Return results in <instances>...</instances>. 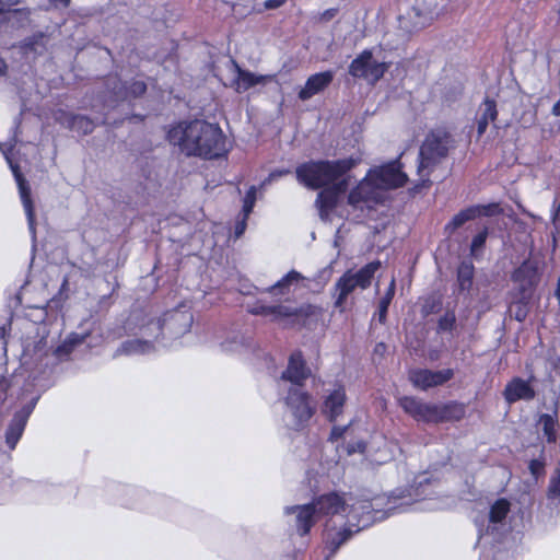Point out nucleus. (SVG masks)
I'll list each match as a JSON object with an SVG mask.
<instances>
[{
	"instance_id": "1",
	"label": "nucleus",
	"mask_w": 560,
	"mask_h": 560,
	"mask_svg": "<svg viewBox=\"0 0 560 560\" xmlns=\"http://www.w3.org/2000/svg\"><path fill=\"white\" fill-rule=\"evenodd\" d=\"M351 500L331 492L323 494L307 504L288 506L285 513L295 516V527L301 536L308 534L312 526L325 516L340 515L345 517V527L334 535L328 534L327 537L331 555H334L352 534L359 533L383 517V515H378L381 513L378 508L385 501L383 497L372 501L364 499L350 502Z\"/></svg>"
},
{
	"instance_id": "2",
	"label": "nucleus",
	"mask_w": 560,
	"mask_h": 560,
	"mask_svg": "<svg viewBox=\"0 0 560 560\" xmlns=\"http://www.w3.org/2000/svg\"><path fill=\"white\" fill-rule=\"evenodd\" d=\"M357 164V160L343 159L337 161H310L296 167L298 182L311 189H318L334 184L332 187L323 189L316 200L319 215L327 220L330 211L336 206L338 198L347 189L348 183L342 176Z\"/></svg>"
},
{
	"instance_id": "3",
	"label": "nucleus",
	"mask_w": 560,
	"mask_h": 560,
	"mask_svg": "<svg viewBox=\"0 0 560 560\" xmlns=\"http://www.w3.org/2000/svg\"><path fill=\"white\" fill-rule=\"evenodd\" d=\"M171 144L186 155L217 159L228 153V141L222 129L206 120L182 121L167 131Z\"/></svg>"
},
{
	"instance_id": "4",
	"label": "nucleus",
	"mask_w": 560,
	"mask_h": 560,
	"mask_svg": "<svg viewBox=\"0 0 560 560\" xmlns=\"http://www.w3.org/2000/svg\"><path fill=\"white\" fill-rule=\"evenodd\" d=\"M310 375L311 370L302 353L294 351L278 381L279 393L287 407L285 417L290 419V425L295 429L303 427L314 413L311 396L303 388Z\"/></svg>"
},
{
	"instance_id": "5",
	"label": "nucleus",
	"mask_w": 560,
	"mask_h": 560,
	"mask_svg": "<svg viewBox=\"0 0 560 560\" xmlns=\"http://www.w3.org/2000/svg\"><path fill=\"white\" fill-rule=\"evenodd\" d=\"M408 176L402 172L398 160L371 168L365 177L349 194V203L361 207V203L381 202L389 189L404 186Z\"/></svg>"
},
{
	"instance_id": "6",
	"label": "nucleus",
	"mask_w": 560,
	"mask_h": 560,
	"mask_svg": "<svg viewBox=\"0 0 560 560\" xmlns=\"http://www.w3.org/2000/svg\"><path fill=\"white\" fill-rule=\"evenodd\" d=\"M452 147L453 139L444 128H436L425 137L419 152L417 168L419 180L415 190H419L430 183L432 170L446 158Z\"/></svg>"
},
{
	"instance_id": "7",
	"label": "nucleus",
	"mask_w": 560,
	"mask_h": 560,
	"mask_svg": "<svg viewBox=\"0 0 560 560\" xmlns=\"http://www.w3.org/2000/svg\"><path fill=\"white\" fill-rule=\"evenodd\" d=\"M380 267L381 262L376 260L366 264L357 271H346L335 283V307L343 312L348 296L357 289L365 290L369 288Z\"/></svg>"
},
{
	"instance_id": "8",
	"label": "nucleus",
	"mask_w": 560,
	"mask_h": 560,
	"mask_svg": "<svg viewBox=\"0 0 560 560\" xmlns=\"http://www.w3.org/2000/svg\"><path fill=\"white\" fill-rule=\"evenodd\" d=\"M311 308L310 305L298 307L292 304H267L262 301H257L248 308V312L253 315L264 316L279 325L290 326L307 316Z\"/></svg>"
},
{
	"instance_id": "9",
	"label": "nucleus",
	"mask_w": 560,
	"mask_h": 560,
	"mask_svg": "<svg viewBox=\"0 0 560 560\" xmlns=\"http://www.w3.org/2000/svg\"><path fill=\"white\" fill-rule=\"evenodd\" d=\"M388 67L389 63L374 59L371 49H365L351 61L349 73L353 78L374 84L384 75Z\"/></svg>"
},
{
	"instance_id": "10",
	"label": "nucleus",
	"mask_w": 560,
	"mask_h": 560,
	"mask_svg": "<svg viewBox=\"0 0 560 560\" xmlns=\"http://www.w3.org/2000/svg\"><path fill=\"white\" fill-rule=\"evenodd\" d=\"M192 314L189 310L180 307L165 313L162 323H151L163 335L183 336L189 331L192 324Z\"/></svg>"
},
{
	"instance_id": "11",
	"label": "nucleus",
	"mask_w": 560,
	"mask_h": 560,
	"mask_svg": "<svg viewBox=\"0 0 560 560\" xmlns=\"http://www.w3.org/2000/svg\"><path fill=\"white\" fill-rule=\"evenodd\" d=\"M512 281L523 299H530L533 290L539 281L538 262L533 259L525 260L512 273Z\"/></svg>"
},
{
	"instance_id": "12",
	"label": "nucleus",
	"mask_w": 560,
	"mask_h": 560,
	"mask_svg": "<svg viewBox=\"0 0 560 560\" xmlns=\"http://www.w3.org/2000/svg\"><path fill=\"white\" fill-rule=\"evenodd\" d=\"M37 400L38 396L33 397L28 404L23 406L20 410H18L14 413L13 418L8 424V428L5 430V444L10 451H13L16 447L20 439L22 438L28 418L33 412Z\"/></svg>"
},
{
	"instance_id": "13",
	"label": "nucleus",
	"mask_w": 560,
	"mask_h": 560,
	"mask_svg": "<svg viewBox=\"0 0 560 560\" xmlns=\"http://www.w3.org/2000/svg\"><path fill=\"white\" fill-rule=\"evenodd\" d=\"M436 485L429 481L428 478H422L416 489L417 501H422L416 510L433 511L442 510L448 506V498H440Z\"/></svg>"
},
{
	"instance_id": "14",
	"label": "nucleus",
	"mask_w": 560,
	"mask_h": 560,
	"mask_svg": "<svg viewBox=\"0 0 560 560\" xmlns=\"http://www.w3.org/2000/svg\"><path fill=\"white\" fill-rule=\"evenodd\" d=\"M451 369L441 371H430L427 369H417L409 372V380L417 388L425 390L428 388L442 385L453 377Z\"/></svg>"
},
{
	"instance_id": "15",
	"label": "nucleus",
	"mask_w": 560,
	"mask_h": 560,
	"mask_svg": "<svg viewBox=\"0 0 560 560\" xmlns=\"http://www.w3.org/2000/svg\"><path fill=\"white\" fill-rule=\"evenodd\" d=\"M399 405L405 412L417 421L436 423L438 405L427 404L416 397L405 396L399 399Z\"/></svg>"
},
{
	"instance_id": "16",
	"label": "nucleus",
	"mask_w": 560,
	"mask_h": 560,
	"mask_svg": "<svg viewBox=\"0 0 560 560\" xmlns=\"http://www.w3.org/2000/svg\"><path fill=\"white\" fill-rule=\"evenodd\" d=\"M511 510V503L506 499H498L495 500L489 510L488 515V525L483 530L482 526L478 525L479 534L482 536L483 534H494L500 528L504 527L506 522L508 514Z\"/></svg>"
},
{
	"instance_id": "17",
	"label": "nucleus",
	"mask_w": 560,
	"mask_h": 560,
	"mask_svg": "<svg viewBox=\"0 0 560 560\" xmlns=\"http://www.w3.org/2000/svg\"><path fill=\"white\" fill-rule=\"evenodd\" d=\"M347 396L345 386L336 384L331 389L327 390L324 396L322 411L330 420H336L343 411Z\"/></svg>"
},
{
	"instance_id": "18",
	"label": "nucleus",
	"mask_w": 560,
	"mask_h": 560,
	"mask_svg": "<svg viewBox=\"0 0 560 560\" xmlns=\"http://www.w3.org/2000/svg\"><path fill=\"white\" fill-rule=\"evenodd\" d=\"M230 67L234 72L232 86L238 93L245 92L255 85L265 84L273 79V75H260L243 70L234 60L230 61Z\"/></svg>"
},
{
	"instance_id": "19",
	"label": "nucleus",
	"mask_w": 560,
	"mask_h": 560,
	"mask_svg": "<svg viewBox=\"0 0 560 560\" xmlns=\"http://www.w3.org/2000/svg\"><path fill=\"white\" fill-rule=\"evenodd\" d=\"M18 1L0 0V33L21 24L27 19V12L16 9Z\"/></svg>"
},
{
	"instance_id": "20",
	"label": "nucleus",
	"mask_w": 560,
	"mask_h": 560,
	"mask_svg": "<svg viewBox=\"0 0 560 560\" xmlns=\"http://www.w3.org/2000/svg\"><path fill=\"white\" fill-rule=\"evenodd\" d=\"M536 395L535 388L530 381H525L521 377L512 378L505 386L503 396L509 404L518 400H532Z\"/></svg>"
},
{
	"instance_id": "21",
	"label": "nucleus",
	"mask_w": 560,
	"mask_h": 560,
	"mask_svg": "<svg viewBox=\"0 0 560 560\" xmlns=\"http://www.w3.org/2000/svg\"><path fill=\"white\" fill-rule=\"evenodd\" d=\"M335 73L331 70L312 74L305 85L299 92V98L307 101L314 95L324 91L334 80Z\"/></svg>"
},
{
	"instance_id": "22",
	"label": "nucleus",
	"mask_w": 560,
	"mask_h": 560,
	"mask_svg": "<svg viewBox=\"0 0 560 560\" xmlns=\"http://www.w3.org/2000/svg\"><path fill=\"white\" fill-rule=\"evenodd\" d=\"M11 168H12V172L14 174L15 180L19 186L20 197H21L24 210H25V214L27 218L28 228H30L32 237H33V240H35V215H34V208H33V203H32V199H31L30 186H28L27 182L25 180V178H23L21 173L18 171L16 166H13L11 164Z\"/></svg>"
},
{
	"instance_id": "23",
	"label": "nucleus",
	"mask_w": 560,
	"mask_h": 560,
	"mask_svg": "<svg viewBox=\"0 0 560 560\" xmlns=\"http://www.w3.org/2000/svg\"><path fill=\"white\" fill-rule=\"evenodd\" d=\"M304 277L300 272L291 270L273 285L269 287L266 292L273 298L284 296L295 292V290L302 285Z\"/></svg>"
},
{
	"instance_id": "24",
	"label": "nucleus",
	"mask_w": 560,
	"mask_h": 560,
	"mask_svg": "<svg viewBox=\"0 0 560 560\" xmlns=\"http://www.w3.org/2000/svg\"><path fill=\"white\" fill-rule=\"evenodd\" d=\"M56 119L62 125L69 127L71 130L82 135H88L94 129V122L90 118L82 115L72 116L60 113Z\"/></svg>"
},
{
	"instance_id": "25",
	"label": "nucleus",
	"mask_w": 560,
	"mask_h": 560,
	"mask_svg": "<svg viewBox=\"0 0 560 560\" xmlns=\"http://www.w3.org/2000/svg\"><path fill=\"white\" fill-rule=\"evenodd\" d=\"M480 116L477 121V131L478 135L481 136L486 132L489 124L491 121H494L498 112H497V104L494 101L486 98L485 102L480 105Z\"/></svg>"
},
{
	"instance_id": "26",
	"label": "nucleus",
	"mask_w": 560,
	"mask_h": 560,
	"mask_svg": "<svg viewBox=\"0 0 560 560\" xmlns=\"http://www.w3.org/2000/svg\"><path fill=\"white\" fill-rule=\"evenodd\" d=\"M147 85L141 80L133 81L129 86L126 84H120L119 86L115 84L112 90V94L115 100H127L129 97H137L142 95L145 92Z\"/></svg>"
},
{
	"instance_id": "27",
	"label": "nucleus",
	"mask_w": 560,
	"mask_h": 560,
	"mask_svg": "<svg viewBox=\"0 0 560 560\" xmlns=\"http://www.w3.org/2000/svg\"><path fill=\"white\" fill-rule=\"evenodd\" d=\"M154 350V346L149 340H127L125 341L120 348L117 350L118 354H127V355H137V354H147Z\"/></svg>"
},
{
	"instance_id": "28",
	"label": "nucleus",
	"mask_w": 560,
	"mask_h": 560,
	"mask_svg": "<svg viewBox=\"0 0 560 560\" xmlns=\"http://www.w3.org/2000/svg\"><path fill=\"white\" fill-rule=\"evenodd\" d=\"M436 423L450 420H460L465 416V406L458 402L438 405Z\"/></svg>"
},
{
	"instance_id": "29",
	"label": "nucleus",
	"mask_w": 560,
	"mask_h": 560,
	"mask_svg": "<svg viewBox=\"0 0 560 560\" xmlns=\"http://www.w3.org/2000/svg\"><path fill=\"white\" fill-rule=\"evenodd\" d=\"M538 427L542 431L547 442H556L558 429L557 411L555 410V415H541L538 420Z\"/></svg>"
},
{
	"instance_id": "30",
	"label": "nucleus",
	"mask_w": 560,
	"mask_h": 560,
	"mask_svg": "<svg viewBox=\"0 0 560 560\" xmlns=\"http://www.w3.org/2000/svg\"><path fill=\"white\" fill-rule=\"evenodd\" d=\"M474 266L471 262L463 261L457 270V282L462 291L469 290L472 284Z\"/></svg>"
},
{
	"instance_id": "31",
	"label": "nucleus",
	"mask_w": 560,
	"mask_h": 560,
	"mask_svg": "<svg viewBox=\"0 0 560 560\" xmlns=\"http://www.w3.org/2000/svg\"><path fill=\"white\" fill-rule=\"evenodd\" d=\"M478 210L474 209L472 207H469L465 210H462L457 214L453 217V219L450 221V223L446 225V229L451 232L455 231L459 226H462L467 221L476 219V212Z\"/></svg>"
},
{
	"instance_id": "32",
	"label": "nucleus",
	"mask_w": 560,
	"mask_h": 560,
	"mask_svg": "<svg viewBox=\"0 0 560 560\" xmlns=\"http://www.w3.org/2000/svg\"><path fill=\"white\" fill-rule=\"evenodd\" d=\"M529 299H523L522 295L518 296L511 303L510 313L514 318L518 322H523L528 313L527 301Z\"/></svg>"
},
{
	"instance_id": "33",
	"label": "nucleus",
	"mask_w": 560,
	"mask_h": 560,
	"mask_svg": "<svg viewBox=\"0 0 560 560\" xmlns=\"http://www.w3.org/2000/svg\"><path fill=\"white\" fill-rule=\"evenodd\" d=\"M395 290H396V284H395V279L393 278L385 295L380 300L378 318L381 322H384L386 318L387 310H388V307L392 303V300L395 295Z\"/></svg>"
},
{
	"instance_id": "34",
	"label": "nucleus",
	"mask_w": 560,
	"mask_h": 560,
	"mask_svg": "<svg viewBox=\"0 0 560 560\" xmlns=\"http://www.w3.org/2000/svg\"><path fill=\"white\" fill-rule=\"evenodd\" d=\"M555 354L550 355L548 359V365L550 370L548 371V376L551 382L556 381L557 377H560V341L553 347Z\"/></svg>"
},
{
	"instance_id": "35",
	"label": "nucleus",
	"mask_w": 560,
	"mask_h": 560,
	"mask_svg": "<svg viewBox=\"0 0 560 560\" xmlns=\"http://www.w3.org/2000/svg\"><path fill=\"white\" fill-rule=\"evenodd\" d=\"M82 341L81 338H79L78 335L70 336L62 345H60L56 351L55 354L58 359H62L67 357L73 349V347L77 343H80Z\"/></svg>"
},
{
	"instance_id": "36",
	"label": "nucleus",
	"mask_w": 560,
	"mask_h": 560,
	"mask_svg": "<svg viewBox=\"0 0 560 560\" xmlns=\"http://www.w3.org/2000/svg\"><path fill=\"white\" fill-rule=\"evenodd\" d=\"M474 209H477L478 211L476 212V218L478 217H492V215H495V214H499L502 209L500 208V206L498 203H489V205H478V206H472Z\"/></svg>"
},
{
	"instance_id": "37",
	"label": "nucleus",
	"mask_w": 560,
	"mask_h": 560,
	"mask_svg": "<svg viewBox=\"0 0 560 560\" xmlns=\"http://www.w3.org/2000/svg\"><path fill=\"white\" fill-rule=\"evenodd\" d=\"M256 187L255 186H252L245 197H244V200H243V213L245 214V217H248L250 214V212L253 211V208L255 206V202H256Z\"/></svg>"
},
{
	"instance_id": "38",
	"label": "nucleus",
	"mask_w": 560,
	"mask_h": 560,
	"mask_svg": "<svg viewBox=\"0 0 560 560\" xmlns=\"http://www.w3.org/2000/svg\"><path fill=\"white\" fill-rule=\"evenodd\" d=\"M487 236V229H485L483 231L479 232L477 235L474 236L470 246L471 255L476 256L478 252L483 247Z\"/></svg>"
},
{
	"instance_id": "39",
	"label": "nucleus",
	"mask_w": 560,
	"mask_h": 560,
	"mask_svg": "<svg viewBox=\"0 0 560 560\" xmlns=\"http://www.w3.org/2000/svg\"><path fill=\"white\" fill-rule=\"evenodd\" d=\"M532 476L537 480L545 475V460L544 458L532 459L528 465Z\"/></svg>"
},
{
	"instance_id": "40",
	"label": "nucleus",
	"mask_w": 560,
	"mask_h": 560,
	"mask_svg": "<svg viewBox=\"0 0 560 560\" xmlns=\"http://www.w3.org/2000/svg\"><path fill=\"white\" fill-rule=\"evenodd\" d=\"M455 325V315L452 312H447L444 316H442L439 320V330L448 331Z\"/></svg>"
},
{
	"instance_id": "41",
	"label": "nucleus",
	"mask_w": 560,
	"mask_h": 560,
	"mask_svg": "<svg viewBox=\"0 0 560 560\" xmlns=\"http://www.w3.org/2000/svg\"><path fill=\"white\" fill-rule=\"evenodd\" d=\"M222 350L226 352H233L237 351L242 347V341L237 338L233 339L232 341H224L221 343Z\"/></svg>"
},
{
	"instance_id": "42",
	"label": "nucleus",
	"mask_w": 560,
	"mask_h": 560,
	"mask_svg": "<svg viewBox=\"0 0 560 560\" xmlns=\"http://www.w3.org/2000/svg\"><path fill=\"white\" fill-rule=\"evenodd\" d=\"M290 171L289 170H278V171H273L269 174V176L264 180L262 183V186L267 185V184H270L271 182L278 179L279 177H282L287 174H289Z\"/></svg>"
},
{
	"instance_id": "43",
	"label": "nucleus",
	"mask_w": 560,
	"mask_h": 560,
	"mask_svg": "<svg viewBox=\"0 0 560 560\" xmlns=\"http://www.w3.org/2000/svg\"><path fill=\"white\" fill-rule=\"evenodd\" d=\"M247 218L248 217H245V214L243 213L242 219L236 222L234 231L236 237L242 236L243 233L245 232Z\"/></svg>"
},
{
	"instance_id": "44",
	"label": "nucleus",
	"mask_w": 560,
	"mask_h": 560,
	"mask_svg": "<svg viewBox=\"0 0 560 560\" xmlns=\"http://www.w3.org/2000/svg\"><path fill=\"white\" fill-rule=\"evenodd\" d=\"M389 506L387 508L386 511H395V510H399V511H406V505H409V501H402L401 503L399 504H396V498H394V500L392 499H388L387 500Z\"/></svg>"
},
{
	"instance_id": "45",
	"label": "nucleus",
	"mask_w": 560,
	"mask_h": 560,
	"mask_svg": "<svg viewBox=\"0 0 560 560\" xmlns=\"http://www.w3.org/2000/svg\"><path fill=\"white\" fill-rule=\"evenodd\" d=\"M347 430H348V427H339V425L334 427L331 430V433H330V439L332 441H337V440L341 439Z\"/></svg>"
},
{
	"instance_id": "46",
	"label": "nucleus",
	"mask_w": 560,
	"mask_h": 560,
	"mask_svg": "<svg viewBox=\"0 0 560 560\" xmlns=\"http://www.w3.org/2000/svg\"><path fill=\"white\" fill-rule=\"evenodd\" d=\"M559 221H560V199L559 200L556 199L553 202V209H552V222L556 228H558Z\"/></svg>"
},
{
	"instance_id": "47",
	"label": "nucleus",
	"mask_w": 560,
	"mask_h": 560,
	"mask_svg": "<svg viewBox=\"0 0 560 560\" xmlns=\"http://www.w3.org/2000/svg\"><path fill=\"white\" fill-rule=\"evenodd\" d=\"M8 387L9 381L5 377H0V404L5 399Z\"/></svg>"
},
{
	"instance_id": "48",
	"label": "nucleus",
	"mask_w": 560,
	"mask_h": 560,
	"mask_svg": "<svg viewBox=\"0 0 560 560\" xmlns=\"http://www.w3.org/2000/svg\"><path fill=\"white\" fill-rule=\"evenodd\" d=\"M287 0H266L264 5L267 10H273L282 7Z\"/></svg>"
},
{
	"instance_id": "49",
	"label": "nucleus",
	"mask_w": 560,
	"mask_h": 560,
	"mask_svg": "<svg viewBox=\"0 0 560 560\" xmlns=\"http://www.w3.org/2000/svg\"><path fill=\"white\" fill-rule=\"evenodd\" d=\"M55 8H68L71 0H48Z\"/></svg>"
},
{
	"instance_id": "50",
	"label": "nucleus",
	"mask_w": 560,
	"mask_h": 560,
	"mask_svg": "<svg viewBox=\"0 0 560 560\" xmlns=\"http://www.w3.org/2000/svg\"><path fill=\"white\" fill-rule=\"evenodd\" d=\"M5 72H7V63L2 58H0V77L4 75Z\"/></svg>"
},
{
	"instance_id": "51",
	"label": "nucleus",
	"mask_w": 560,
	"mask_h": 560,
	"mask_svg": "<svg viewBox=\"0 0 560 560\" xmlns=\"http://www.w3.org/2000/svg\"><path fill=\"white\" fill-rule=\"evenodd\" d=\"M552 114L560 116V100L552 106Z\"/></svg>"
},
{
	"instance_id": "52",
	"label": "nucleus",
	"mask_w": 560,
	"mask_h": 560,
	"mask_svg": "<svg viewBox=\"0 0 560 560\" xmlns=\"http://www.w3.org/2000/svg\"><path fill=\"white\" fill-rule=\"evenodd\" d=\"M335 15V10H327L324 14H323V18L328 20V19H331L332 16Z\"/></svg>"
},
{
	"instance_id": "53",
	"label": "nucleus",
	"mask_w": 560,
	"mask_h": 560,
	"mask_svg": "<svg viewBox=\"0 0 560 560\" xmlns=\"http://www.w3.org/2000/svg\"><path fill=\"white\" fill-rule=\"evenodd\" d=\"M24 50H25V54H28L30 50L37 51L36 48L33 47V44H31V43H25Z\"/></svg>"
},
{
	"instance_id": "54",
	"label": "nucleus",
	"mask_w": 560,
	"mask_h": 560,
	"mask_svg": "<svg viewBox=\"0 0 560 560\" xmlns=\"http://www.w3.org/2000/svg\"><path fill=\"white\" fill-rule=\"evenodd\" d=\"M556 296L560 303V277H559V280H558V287H557V290H556Z\"/></svg>"
},
{
	"instance_id": "55",
	"label": "nucleus",
	"mask_w": 560,
	"mask_h": 560,
	"mask_svg": "<svg viewBox=\"0 0 560 560\" xmlns=\"http://www.w3.org/2000/svg\"><path fill=\"white\" fill-rule=\"evenodd\" d=\"M5 330H7L5 325H3V326H1V327H0V338H2V339L4 338V336H5Z\"/></svg>"
},
{
	"instance_id": "56",
	"label": "nucleus",
	"mask_w": 560,
	"mask_h": 560,
	"mask_svg": "<svg viewBox=\"0 0 560 560\" xmlns=\"http://www.w3.org/2000/svg\"><path fill=\"white\" fill-rule=\"evenodd\" d=\"M385 350V345L384 343H378L376 347H375V351L376 352H380V351H383Z\"/></svg>"
},
{
	"instance_id": "57",
	"label": "nucleus",
	"mask_w": 560,
	"mask_h": 560,
	"mask_svg": "<svg viewBox=\"0 0 560 560\" xmlns=\"http://www.w3.org/2000/svg\"><path fill=\"white\" fill-rule=\"evenodd\" d=\"M365 448V445L363 443L358 444V451L363 452Z\"/></svg>"
},
{
	"instance_id": "58",
	"label": "nucleus",
	"mask_w": 560,
	"mask_h": 560,
	"mask_svg": "<svg viewBox=\"0 0 560 560\" xmlns=\"http://www.w3.org/2000/svg\"><path fill=\"white\" fill-rule=\"evenodd\" d=\"M354 451H355V448H350L348 452H349V453H352V452H354Z\"/></svg>"
}]
</instances>
